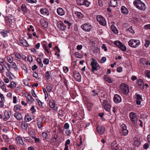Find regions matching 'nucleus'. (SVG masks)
<instances>
[{"instance_id":"nucleus-1","label":"nucleus","mask_w":150,"mask_h":150,"mask_svg":"<svg viewBox=\"0 0 150 150\" xmlns=\"http://www.w3.org/2000/svg\"><path fill=\"white\" fill-rule=\"evenodd\" d=\"M84 116V111L81 108H80L79 109H78L77 112H76V120H80L77 122L76 127L80 129L83 127V123L82 120Z\"/></svg>"},{"instance_id":"nucleus-2","label":"nucleus","mask_w":150,"mask_h":150,"mask_svg":"<svg viewBox=\"0 0 150 150\" xmlns=\"http://www.w3.org/2000/svg\"><path fill=\"white\" fill-rule=\"evenodd\" d=\"M133 4L136 8L141 10L145 11L146 9L145 4L140 0L134 1Z\"/></svg>"},{"instance_id":"nucleus-3","label":"nucleus","mask_w":150,"mask_h":150,"mask_svg":"<svg viewBox=\"0 0 150 150\" xmlns=\"http://www.w3.org/2000/svg\"><path fill=\"white\" fill-rule=\"evenodd\" d=\"M140 44V41L137 39H131L128 42V45L133 48L138 47Z\"/></svg>"},{"instance_id":"nucleus-4","label":"nucleus","mask_w":150,"mask_h":150,"mask_svg":"<svg viewBox=\"0 0 150 150\" xmlns=\"http://www.w3.org/2000/svg\"><path fill=\"white\" fill-rule=\"evenodd\" d=\"M129 117L132 124L134 125H137V119L139 117L136 113L131 112L129 114Z\"/></svg>"},{"instance_id":"nucleus-5","label":"nucleus","mask_w":150,"mask_h":150,"mask_svg":"<svg viewBox=\"0 0 150 150\" xmlns=\"http://www.w3.org/2000/svg\"><path fill=\"white\" fill-rule=\"evenodd\" d=\"M91 66L92 67L91 70V71L93 73L96 74L95 72L99 69L100 67L99 64H98L96 60L94 59L91 62Z\"/></svg>"},{"instance_id":"nucleus-6","label":"nucleus","mask_w":150,"mask_h":150,"mask_svg":"<svg viewBox=\"0 0 150 150\" xmlns=\"http://www.w3.org/2000/svg\"><path fill=\"white\" fill-rule=\"evenodd\" d=\"M121 92L124 95L127 94L129 92V89L127 85L122 83L120 86Z\"/></svg>"},{"instance_id":"nucleus-7","label":"nucleus","mask_w":150,"mask_h":150,"mask_svg":"<svg viewBox=\"0 0 150 150\" xmlns=\"http://www.w3.org/2000/svg\"><path fill=\"white\" fill-rule=\"evenodd\" d=\"M103 105L106 110L109 112L110 111L111 106L109 101L108 100L105 99L103 100Z\"/></svg>"},{"instance_id":"nucleus-8","label":"nucleus","mask_w":150,"mask_h":150,"mask_svg":"<svg viewBox=\"0 0 150 150\" xmlns=\"http://www.w3.org/2000/svg\"><path fill=\"white\" fill-rule=\"evenodd\" d=\"M114 44L120 48L122 51H125L127 48L123 43L119 40H115L114 41Z\"/></svg>"},{"instance_id":"nucleus-9","label":"nucleus","mask_w":150,"mask_h":150,"mask_svg":"<svg viewBox=\"0 0 150 150\" xmlns=\"http://www.w3.org/2000/svg\"><path fill=\"white\" fill-rule=\"evenodd\" d=\"M97 21L99 24L103 26H105L106 24V22L105 18L100 15H98L96 16Z\"/></svg>"},{"instance_id":"nucleus-10","label":"nucleus","mask_w":150,"mask_h":150,"mask_svg":"<svg viewBox=\"0 0 150 150\" xmlns=\"http://www.w3.org/2000/svg\"><path fill=\"white\" fill-rule=\"evenodd\" d=\"M76 2L79 5H84L86 7H88L91 3L87 0H76Z\"/></svg>"},{"instance_id":"nucleus-11","label":"nucleus","mask_w":150,"mask_h":150,"mask_svg":"<svg viewBox=\"0 0 150 150\" xmlns=\"http://www.w3.org/2000/svg\"><path fill=\"white\" fill-rule=\"evenodd\" d=\"M82 29L86 31H89L92 28V26L89 23H86L81 26Z\"/></svg>"},{"instance_id":"nucleus-12","label":"nucleus","mask_w":150,"mask_h":150,"mask_svg":"<svg viewBox=\"0 0 150 150\" xmlns=\"http://www.w3.org/2000/svg\"><path fill=\"white\" fill-rule=\"evenodd\" d=\"M96 129L98 133L101 135L104 133L105 130V127L102 126H97L96 128Z\"/></svg>"},{"instance_id":"nucleus-13","label":"nucleus","mask_w":150,"mask_h":150,"mask_svg":"<svg viewBox=\"0 0 150 150\" xmlns=\"http://www.w3.org/2000/svg\"><path fill=\"white\" fill-rule=\"evenodd\" d=\"M135 95L136 98V104L138 105H139L141 104L142 100V97L139 94H138L137 93H136Z\"/></svg>"},{"instance_id":"nucleus-14","label":"nucleus","mask_w":150,"mask_h":150,"mask_svg":"<svg viewBox=\"0 0 150 150\" xmlns=\"http://www.w3.org/2000/svg\"><path fill=\"white\" fill-rule=\"evenodd\" d=\"M122 99L121 97L118 94H115L113 98L114 102L116 103H118L120 102Z\"/></svg>"},{"instance_id":"nucleus-15","label":"nucleus","mask_w":150,"mask_h":150,"mask_svg":"<svg viewBox=\"0 0 150 150\" xmlns=\"http://www.w3.org/2000/svg\"><path fill=\"white\" fill-rule=\"evenodd\" d=\"M57 26L59 29L61 30H64L66 28V26H65L61 21L58 22Z\"/></svg>"},{"instance_id":"nucleus-16","label":"nucleus","mask_w":150,"mask_h":150,"mask_svg":"<svg viewBox=\"0 0 150 150\" xmlns=\"http://www.w3.org/2000/svg\"><path fill=\"white\" fill-rule=\"evenodd\" d=\"M111 146L113 150H118L119 149L118 145L117 144V142L115 141L111 143Z\"/></svg>"},{"instance_id":"nucleus-17","label":"nucleus","mask_w":150,"mask_h":150,"mask_svg":"<svg viewBox=\"0 0 150 150\" xmlns=\"http://www.w3.org/2000/svg\"><path fill=\"white\" fill-rule=\"evenodd\" d=\"M121 13L124 15H127L129 11L127 8L125 6H122L121 8Z\"/></svg>"},{"instance_id":"nucleus-18","label":"nucleus","mask_w":150,"mask_h":150,"mask_svg":"<svg viewBox=\"0 0 150 150\" xmlns=\"http://www.w3.org/2000/svg\"><path fill=\"white\" fill-rule=\"evenodd\" d=\"M14 116L18 120H21L23 118L21 114L18 112H16L14 114Z\"/></svg>"},{"instance_id":"nucleus-19","label":"nucleus","mask_w":150,"mask_h":150,"mask_svg":"<svg viewBox=\"0 0 150 150\" xmlns=\"http://www.w3.org/2000/svg\"><path fill=\"white\" fill-rule=\"evenodd\" d=\"M11 114L10 112L7 110H5L4 113V116L5 117L4 118V120L6 121L10 117Z\"/></svg>"},{"instance_id":"nucleus-20","label":"nucleus","mask_w":150,"mask_h":150,"mask_svg":"<svg viewBox=\"0 0 150 150\" xmlns=\"http://www.w3.org/2000/svg\"><path fill=\"white\" fill-rule=\"evenodd\" d=\"M103 79L105 81L108 83H111L112 82L111 77L108 75H105L103 77Z\"/></svg>"},{"instance_id":"nucleus-21","label":"nucleus","mask_w":150,"mask_h":150,"mask_svg":"<svg viewBox=\"0 0 150 150\" xmlns=\"http://www.w3.org/2000/svg\"><path fill=\"white\" fill-rule=\"evenodd\" d=\"M57 12L59 15L61 16L64 15L65 13L64 9L61 8H59L57 9Z\"/></svg>"},{"instance_id":"nucleus-22","label":"nucleus","mask_w":150,"mask_h":150,"mask_svg":"<svg viewBox=\"0 0 150 150\" xmlns=\"http://www.w3.org/2000/svg\"><path fill=\"white\" fill-rule=\"evenodd\" d=\"M117 1V0H110V1L109 6H112V7H115L116 6Z\"/></svg>"},{"instance_id":"nucleus-23","label":"nucleus","mask_w":150,"mask_h":150,"mask_svg":"<svg viewBox=\"0 0 150 150\" xmlns=\"http://www.w3.org/2000/svg\"><path fill=\"white\" fill-rule=\"evenodd\" d=\"M20 41L22 45L25 47H27L28 46V44L27 41L23 38H20Z\"/></svg>"},{"instance_id":"nucleus-24","label":"nucleus","mask_w":150,"mask_h":150,"mask_svg":"<svg viewBox=\"0 0 150 150\" xmlns=\"http://www.w3.org/2000/svg\"><path fill=\"white\" fill-rule=\"evenodd\" d=\"M40 12L42 14H44L46 15H49V12L48 10L46 8H42L40 10Z\"/></svg>"},{"instance_id":"nucleus-25","label":"nucleus","mask_w":150,"mask_h":150,"mask_svg":"<svg viewBox=\"0 0 150 150\" xmlns=\"http://www.w3.org/2000/svg\"><path fill=\"white\" fill-rule=\"evenodd\" d=\"M137 83L139 86L142 87L143 89L144 88V81L142 79H140L137 80Z\"/></svg>"},{"instance_id":"nucleus-26","label":"nucleus","mask_w":150,"mask_h":150,"mask_svg":"<svg viewBox=\"0 0 150 150\" xmlns=\"http://www.w3.org/2000/svg\"><path fill=\"white\" fill-rule=\"evenodd\" d=\"M42 136L44 140H46L47 141V139H49V138L48 137V134L45 132H43L42 134Z\"/></svg>"},{"instance_id":"nucleus-27","label":"nucleus","mask_w":150,"mask_h":150,"mask_svg":"<svg viewBox=\"0 0 150 150\" xmlns=\"http://www.w3.org/2000/svg\"><path fill=\"white\" fill-rule=\"evenodd\" d=\"M37 125L39 128L40 129L42 127V120L41 119L37 120Z\"/></svg>"},{"instance_id":"nucleus-28","label":"nucleus","mask_w":150,"mask_h":150,"mask_svg":"<svg viewBox=\"0 0 150 150\" xmlns=\"http://www.w3.org/2000/svg\"><path fill=\"white\" fill-rule=\"evenodd\" d=\"M41 25L45 28H47L48 27V23L45 21L43 20L41 22Z\"/></svg>"},{"instance_id":"nucleus-29","label":"nucleus","mask_w":150,"mask_h":150,"mask_svg":"<svg viewBox=\"0 0 150 150\" xmlns=\"http://www.w3.org/2000/svg\"><path fill=\"white\" fill-rule=\"evenodd\" d=\"M76 16L77 18L79 19L82 18L83 16V15L81 12L76 11Z\"/></svg>"},{"instance_id":"nucleus-30","label":"nucleus","mask_w":150,"mask_h":150,"mask_svg":"<svg viewBox=\"0 0 150 150\" xmlns=\"http://www.w3.org/2000/svg\"><path fill=\"white\" fill-rule=\"evenodd\" d=\"M21 8L23 11L25 13H26L28 11V9L26 6L25 4H22L21 6Z\"/></svg>"},{"instance_id":"nucleus-31","label":"nucleus","mask_w":150,"mask_h":150,"mask_svg":"<svg viewBox=\"0 0 150 150\" xmlns=\"http://www.w3.org/2000/svg\"><path fill=\"white\" fill-rule=\"evenodd\" d=\"M20 109L21 106L18 105H15L14 107V110L16 112L20 110Z\"/></svg>"},{"instance_id":"nucleus-32","label":"nucleus","mask_w":150,"mask_h":150,"mask_svg":"<svg viewBox=\"0 0 150 150\" xmlns=\"http://www.w3.org/2000/svg\"><path fill=\"white\" fill-rule=\"evenodd\" d=\"M76 80L78 82H80L81 81V77L80 74H78L76 75Z\"/></svg>"},{"instance_id":"nucleus-33","label":"nucleus","mask_w":150,"mask_h":150,"mask_svg":"<svg viewBox=\"0 0 150 150\" xmlns=\"http://www.w3.org/2000/svg\"><path fill=\"white\" fill-rule=\"evenodd\" d=\"M16 139L18 143L21 144H23V142L22 139L21 138L18 137L16 138Z\"/></svg>"},{"instance_id":"nucleus-34","label":"nucleus","mask_w":150,"mask_h":150,"mask_svg":"<svg viewBox=\"0 0 150 150\" xmlns=\"http://www.w3.org/2000/svg\"><path fill=\"white\" fill-rule=\"evenodd\" d=\"M26 97L27 99L28 100V101H30L31 102H33L34 101V99L32 96L29 94H28Z\"/></svg>"},{"instance_id":"nucleus-35","label":"nucleus","mask_w":150,"mask_h":150,"mask_svg":"<svg viewBox=\"0 0 150 150\" xmlns=\"http://www.w3.org/2000/svg\"><path fill=\"white\" fill-rule=\"evenodd\" d=\"M22 127L24 129H26L27 128L28 126V124L26 122L22 123L21 124Z\"/></svg>"},{"instance_id":"nucleus-36","label":"nucleus","mask_w":150,"mask_h":150,"mask_svg":"<svg viewBox=\"0 0 150 150\" xmlns=\"http://www.w3.org/2000/svg\"><path fill=\"white\" fill-rule=\"evenodd\" d=\"M111 28L113 33L116 34L118 33V30L114 26H111Z\"/></svg>"},{"instance_id":"nucleus-37","label":"nucleus","mask_w":150,"mask_h":150,"mask_svg":"<svg viewBox=\"0 0 150 150\" xmlns=\"http://www.w3.org/2000/svg\"><path fill=\"white\" fill-rule=\"evenodd\" d=\"M75 56V54L74 53H72V55H71V60H72V66H73L74 67L75 66V64L74 63V62H75L74 61V59H73V58H74V57Z\"/></svg>"},{"instance_id":"nucleus-38","label":"nucleus","mask_w":150,"mask_h":150,"mask_svg":"<svg viewBox=\"0 0 150 150\" xmlns=\"http://www.w3.org/2000/svg\"><path fill=\"white\" fill-rule=\"evenodd\" d=\"M45 78L48 80L50 78V74L49 71H47L45 75Z\"/></svg>"},{"instance_id":"nucleus-39","label":"nucleus","mask_w":150,"mask_h":150,"mask_svg":"<svg viewBox=\"0 0 150 150\" xmlns=\"http://www.w3.org/2000/svg\"><path fill=\"white\" fill-rule=\"evenodd\" d=\"M122 135L124 136H126L128 133L129 131L127 129L126 130H122Z\"/></svg>"},{"instance_id":"nucleus-40","label":"nucleus","mask_w":150,"mask_h":150,"mask_svg":"<svg viewBox=\"0 0 150 150\" xmlns=\"http://www.w3.org/2000/svg\"><path fill=\"white\" fill-rule=\"evenodd\" d=\"M2 137L4 141L6 142H8V138L7 135L5 134L3 135H2Z\"/></svg>"},{"instance_id":"nucleus-41","label":"nucleus","mask_w":150,"mask_h":150,"mask_svg":"<svg viewBox=\"0 0 150 150\" xmlns=\"http://www.w3.org/2000/svg\"><path fill=\"white\" fill-rule=\"evenodd\" d=\"M127 30L129 32L133 34L135 32L132 29V26H130L129 28L127 29Z\"/></svg>"},{"instance_id":"nucleus-42","label":"nucleus","mask_w":150,"mask_h":150,"mask_svg":"<svg viewBox=\"0 0 150 150\" xmlns=\"http://www.w3.org/2000/svg\"><path fill=\"white\" fill-rule=\"evenodd\" d=\"M25 119L27 122L30 121L32 120L30 117L28 115H25Z\"/></svg>"},{"instance_id":"nucleus-43","label":"nucleus","mask_w":150,"mask_h":150,"mask_svg":"<svg viewBox=\"0 0 150 150\" xmlns=\"http://www.w3.org/2000/svg\"><path fill=\"white\" fill-rule=\"evenodd\" d=\"M64 113L63 110H59L58 112V114L60 116L62 117L64 115Z\"/></svg>"},{"instance_id":"nucleus-44","label":"nucleus","mask_w":150,"mask_h":150,"mask_svg":"<svg viewBox=\"0 0 150 150\" xmlns=\"http://www.w3.org/2000/svg\"><path fill=\"white\" fill-rule=\"evenodd\" d=\"M139 62L143 65H144L146 62V59L144 58H142L140 59Z\"/></svg>"},{"instance_id":"nucleus-45","label":"nucleus","mask_w":150,"mask_h":150,"mask_svg":"<svg viewBox=\"0 0 150 150\" xmlns=\"http://www.w3.org/2000/svg\"><path fill=\"white\" fill-rule=\"evenodd\" d=\"M145 43L144 44V46L146 48H147L148 47L149 45L150 42L147 40H145Z\"/></svg>"},{"instance_id":"nucleus-46","label":"nucleus","mask_w":150,"mask_h":150,"mask_svg":"<svg viewBox=\"0 0 150 150\" xmlns=\"http://www.w3.org/2000/svg\"><path fill=\"white\" fill-rule=\"evenodd\" d=\"M49 105L51 108H54L55 106V104L54 102H49Z\"/></svg>"},{"instance_id":"nucleus-47","label":"nucleus","mask_w":150,"mask_h":150,"mask_svg":"<svg viewBox=\"0 0 150 150\" xmlns=\"http://www.w3.org/2000/svg\"><path fill=\"white\" fill-rule=\"evenodd\" d=\"M8 61L10 63H11L12 62L13 59L12 57H7L6 58Z\"/></svg>"},{"instance_id":"nucleus-48","label":"nucleus","mask_w":150,"mask_h":150,"mask_svg":"<svg viewBox=\"0 0 150 150\" xmlns=\"http://www.w3.org/2000/svg\"><path fill=\"white\" fill-rule=\"evenodd\" d=\"M145 75L147 78L150 79V71L146 70L145 72Z\"/></svg>"},{"instance_id":"nucleus-49","label":"nucleus","mask_w":150,"mask_h":150,"mask_svg":"<svg viewBox=\"0 0 150 150\" xmlns=\"http://www.w3.org/2000/svg\"><path fill=\"white\" fill-rule=\"evenodd\" d=\"M26 2L31 4L36 3L37 2L36 0H26Z\"/></svg>"},{"instance_id":"nucleus-50","label":"nucleus","mask_w":150,"mask_h":150,"mask_svg":"<svg viewBox=\"0 0 150 150\" xmlns=\"http://www.w3.org/2000/svg\"><path fill=\"white\" fill-rule=\"evenodd\" d=\"M134 144L136 146H138L140 145V142L138 140H135L134 142Z\"/></svg>"},{"instance_id":"nucleus-51","label":"nucleus","mask_w":150,"mask_h":150,"mask_svg":"<svg viewBox=\"0 0 150 150\" xmlns=\"http://www.w3.org/2000/svg\"><path fill=\"white\" fill-rule=\"evenodd\" d=\"M98 5L100 7H102L103 6V2L102 0H98Z\"/></svg>"},{"instance_id":"nucleus-52","label":"nucleus","mask_w":150,"mask_h":150,"mask_svg":"<svg viewBox=\"0 0 150 150\" xmlns=\"http://www.w3.org/2000/svg\"><path fill=\"white\" fill-rule=\"evenodd\" d=\"M101 48L102 49H103L104 50L105 52H106L108 50L107 47H106V45L105 44H103L102 45Z\"/></svg>"},{"instance_id":"nucleus-53","label":"nucleus","mask_w":150,"mask_h":150,"mask_svg":"<svg viewBox=\"0 0 150 150\" xmlns=\"http://www.w3.org/2000/svg\"><path fill=\"white\" fill-rule=\"evenodd\" d=\"M46 88L48 92H50L51 91L52 88L51 86L49 85H47L46 86Z\"/></svg>"},{"instance_id":"nucleus-54","label":"nucleus","mask_w":150,"mask_h":150,"mask_svg":"<svg viewBox=\"0 0 150 150\" xmlns=\"http://www.w3.org/2000/svg\"><path fill=\"white\" fill-rule=\"evenodd\" d=\"M149 147V144L148 143H146L143 145V148L145 149H147Z\"/></svg>"},{"instance_id":"nucleus-55","label":"nucleus","mask_w":150,"mask_h":150,"mask_svg":"<svg viewBox=\"0 0 150 150\" xmlns=\"http://www.w3.org/2000/svg\"><path fill=\"white\" fill-rule=\"evenodd\" d=\"M121 127L122 128L121 131L127 129V126L124 124H122L121 125Z\"/></svg>"},{"instance_id":"nucleus-56","label":"nucleus","mask_w":150,"mask_h":150,"mask_svg":"<svg viewBox=\"0 0 150 150\" xmlns=\"http://www.w3.org/2000/svg\"><path fill=\"white\" fill-rule=\"evenodd\" d=\"M4 67L6 68L7 71L10 72V67L8 64H7L6 65L4 64Z\"/></svg>"},{"instance_id":"nucleus-57","label":"nucleus","mask_w":150,"mask_h":150,"mask_svg":"<svg viewBox=\"0 0 150 150\" xmlns=\"http://www.w3.org/2000/svg\"><path fill=\"white\" fill-rule=\"evenodd\" d=\"M30 110L32 111V113H34L36 112V110L35 107L33 105L31 106Z\"/></svg>"},{"instance_id":"nucleus-58","label":"nucleus","mask_w":150,"mask_h":150,"mask_svg":"<svg viewBox=\"0 0 150 150\" xmlns=\"http://www.w3.org/2000/svg\"><path fill=\"white\" fill-rule=\"evenodd\" d=\"M27 60L28 61L30 62L33 61L32 57L31 55H29L27 57Z\"/></svg>"},{"instance_id":"nucleus-59","label":"nucleus","mask_w":150,"mask_h":150,"mask_svg":"<svg viewBox=\"0 0 150 150\" xmlns=\"http://www.w3.org/2000/svg\"><path fill=\"white\" fill-rule=\"evenodd\" d=\"M117 71L118 72H121L122 70V68L121 67H118L117 68Z\"/></svg>"},{"instance_id":"nucleus-60","label":"nucleus","mask_w":150,"mask_h":150,"mask_svg":"<svg viewBox=\"0 0 150 150\" xmlns=\"http://www.w3.org/2000/svg\"><path fill=\"white\" fill-rule=\"evenodd\" d=\"M11 66L12 68L14 69L15 70H16L18 69L16 67V64L15 63H13Z\"/></svg>"},{"instance_id":"nucleus-61","label":"nucleus","mask_w":150,"mask_h":150,"mask_svg":"<svg viewBox=\"0 0 150 150\" xmlns=\"http://www.w3.org/2000/svg\"><path fill=\"white\" fill-rule=\"evenodd\" d=\"M0 98L1 100L2 101H4L5 100V98L3 94L0 93Z\"/></svg>"},{"instance_id":"nucleus-62","label":"nucleus","mask_w":150,"mask_h":150,"mask_svg":"<svg viewBox=\"0 0 150 150\" xmlns=\"http://www.w3.org/2000/svg\"><path fill=\"white\" fill-rule=\"evenodd\" d=\"M106 58L105 57H103L101 59V62L102 63H104L106 61Z\"/></svg>"},{"instance_id":"nucleus-63","label":"nucleus","mask_w":150,"mask_h":150,"mask_svg":"<svg viewBox=\"0 0 150 150\" xmlns=\"http://www.w3.org/2000/svg\"><path fill=\"white\" fill-rule=\"evenodd\" d=\"M3 83V84L2 86H1V88L2 89V90L3 91H5L6 90V87L4 85V83Z\"/></svg>"},{"instance_id":"nucleus-64","label":"nucleus","mask_w":150,"mask_h":150,"mask_svg":"<svg viewBox=\"0 0 150 150\" xmlns=\"http://www.w3.org/2000/svg\"><path fill=\"white\" fill-rule=\"evenodd\" d=\"M144 28L146 29H150V24H148L145 25Z\"/></svg>"}]
</instances>
